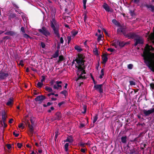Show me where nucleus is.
I'll list each match as a JSON object with an SVG mask.
<instances>
[{
    "instance_id": "1",
    "label": "nucleus",
    "mask_w": 154,
    "mask_h": 154,
    "mask_svg": "<svg viewBox=\"0 0 154 154\" xmlns=\"http://www.w3.org/2000/svg\"><path fill=\"white\" fill-rule=\"evenodd\" d=\"M151 51H154V48L147 44L142 56L146 65L151 71L154 72V53H152Z\"/></svg>"
},
{
    "instance_id": "2",
    "label": "nucleus",
    "mask_w": 154,
    "mask_h": 154,
    "mask_svg": "<svg viewBox=\"0 0 154 154\" xmlns=\"http://www.w3.org/2000/svg\"><path fill=\"white\" fill-rule=\"evenodd\" d=\"M84 60L82 58L79 56L75 60H73L72 62V65L77 69V74L78 78L77 81L80 79L86 78L85 74L86 72L85 70L84 65Z\"/></svg>"
},
{
    "instance_id": "3",
    "label": "nucleus",
    "mask_w": 154,
    "mask_h": 154,
    "mask_svg": "<svg viewBox=\"0 0 154 154\" xmlns=\"http://www.w3.org/2000/svg\"><path fill=\"white\" fill-rule=\"evenodd\" d=\"M50 23L51 26L53 30L55 36L59 38L60 36L59 33V23L54 18H52Z\"/></svg>"
},
{
    "instance_id": "4",
    "label": "nucleus",
    "mask_w": 154,
    "mask_h": 154,
    "mask_svg": "<svg viewBox=\"0 0 154 154\" xmlns=\"http://www.w3.org/2000/svg\"><path fill=\"white\" fill-rule=\"evenodd\" d=\"M30 121L32 124V125H30L29 123L28 122L27 123V124L28 125V127L29 128V134L31 136H32L33 134V133H34V118H31L30 119Z\"/></svg>"
},
{
    "instance_id": "5",
    "label": "nucleus",
    "mask_w": 154,
    "mask_h": 154,
    "mask_svg": "<svg viewBox=\"0 0 154 154\" xmlns=\"http://www.w3.org/2000/svg\"><path fill=\"white\" fill-rule=\"evenodd\" d=\"M135 46L137 45L138 44H142L143 43V40L142 38L137 35L135 38Z\"/></svg>"
},
{
    "instance_id": "6",
    "label": "nucleus",
    "mask_w": 154,
    "mask_h": 154,
    "mask_svg": "<svg viewBox=\"0 0 154 154\" xmlns=\"http://www.w3.org/2000/svg\"><path fill=\"white\" fill-rule=\"evenodd\" d=\"M38 31L41 33L47 36L50 35V33L45 27H42L41 29H38Z\"/></svg>"
},
{
    "instance_id": "7",
    "label": "nucleus",
    "mask_w": 154,
    "mask_h": 154,
    "mask_svg": "<svg viewBox=\"0 0 154 154\" xmlns=\"http://www.w3.org/2000/svg\"><path fill=\"white\" fill-rule=\"evenodd\" d=\"M55 83L56 84L54 85L53 88L54 89L57 90H60L62 88V86L61 85L62 82L61 81H56L55 82Z\"/></svg>"
},
{
    "instance_id": "8",
    "label": "nucleus",
    "mask_w": 154,
    "mask_h": 154,
    "mask_svg": "<svg viewBox=\"0 0 154 154\" xmlns=\"http://www.w3.org/2000/svg\"><path fill=\"white\" fill-rule=\"evenodd\" d=\"M103 7L105 10L108 12H113V9L110 8L107 4L104 3L103 5Z\"/></svg>"
},
{
    "instance_id": "9",
    "label": "nucleus",
    "mask_w": 154,
    "mask_h": 154,
    "mask_svg": "<svg viewBox=\"0 0 154 154\" xmlns=\"http://www.w3.org/2000/svg\"><path fill=\"white\" fill-rule=\"evenodd\" d=\"M142 111L146 116H148L150 114L154 112L153 109L148 110L146 109H143V110Z\"/></svg>"
},
{
    "instance_id": "10",
    "label": "nucleus",
    "mask_w": 154,
    "mask_h": 154,
    "mask_svg": "<svg viewBox=\"0 0 154 154\" xmlns=\"http://www.w3.org/2000/svg\"><path fill=\"white\" fill-rule=\"evenodd\" d=\"M45 99V97L43 95L38 96L35 99V100L36 101H40L41 102Z\"/></svg>"
},
{
    "instance_id": "11",
    "label": "nucleus",
    "mask_w": 154,
    "mask_h": 154,
    "mask_svg": "<svg viewBox=\"0 0 154 154\" xmlns=\"http://www.w3.org/2000/svg\"><path fill=\"white\" fill-rule=\"evenodd\" d=\"M120 27L117 30V32L118 33H122L123 34H125V29L126 28L124 27H122L120 26Z\"/></svg>"
},
{
    "instance_id": "12",
    "label": "nucleus",
    "mask_w": 154,
    "mask_h": 154,
    "mask_svg": "<svg viewBox=\"0 0 154 154\" xmlns=\"http://www.w3.org/2000/svg\"><path fill=\"white\" fill-rule=\"evenodd\" d=\"M102 85H96L94 86V87L100 92L102 93L103 92V90L102 89Z\"/></svg>"
},
{
    "instance_id": "13",
    "label": "nucleus",
    "mask_w": 154,
    "mask_h": 154,
    "mask_svg": "<svg viewBox=\"0 0 154 154\" xmlns=\"http://www.w3.org/2000/svg\"><path fill=\"white\" fill-rule=\"evenodd\" d=\"M145 6L152 12H154V6L151 4H146Z\"/></svg>"
},
{
    "instance_id": "14",
    "label": "nucleus",
    "mask_w": 154,
    "mask_h": 154,
    "mask_svg": "<svg viewBox=\"0 0 154 154\" xmlns=\"http://www.w3.org/2000/svg\"><path fill=\"white\" fill-rule=\"evenodd\" d=\"M8 75V73H0V79H5Z\"/></svg>"
},
{
    "instance_id": "15",
    "label": "nucleus",
    "mask_w": 154,
    "mask_h": 154,
    "mask_svg": "<svg viewBox=\"0 0 154 154\" xmlns=\"http://www.w3.org/2000/svg\"><path fill=\"white\" fill-rule=\"evenodd\" d=\"M102 63H105L108 60V58L107 57V56L106 54H104L102 56Z\"/></svg>"
},
{
    "instance_id": "16",
    "label": "nucleus",
    "mask_w": 154,
    "mask_h": 154,
    "mask_svg": "<svg viewBox=\"0 0 154 154\" xmlns=\"http://www.w3.org/2000/svg\"><path fill=\"white\" fill-rule=\"evenodd\" d=\"M137 35L134 33H129L127 35L128 37L131 38H135L137 36Z\"/></svg>"
},
{
    "instance_id": "17",
    "label": "nucleus",
    "mask_w": 154,
    "mask_h": 154,
    "mask_svg": "<svg viewBox=\"0 0 154 154\" xmlns=\"http://www.w3.org/2000/svg\"><path fill=\"white\" fill-rule=\"evenodd\" d=\"M13 100L12 98H9L8 100V102L6 103V105L9 106H11L13 104Z\"/></svg>"
},
{
    "instance_id": "18",
    "label": "nucleus",
    "mask_w": 154,
    "mask_h": 154,
    "mask_svg": "<svg viewBox=\"0 0 154 154\" xmlns=\"http://www.w3.org/2000/svg\"><path fill=\"white\" fill-rule=\"evenodd\" d=\"M56 117L54 120H60L61 119V114L60 112H57L55 115Z\"/></svg>"
},
{
    "instance_id": "19",
    "label": "nucleus",
    "mask_w": 154,
    "mask_h": 154,
    "mask_svg": "<svg viewBox=\"0 0 154 154\" xmlns=\"http://www.w3.org/2000/svg\"><path fill=\"white\" fill-rule=\"evenodd\" d=\"M117 44H118L119 46L121 47H123L125 44L124 42H120L119 41H117Z\"/></svg>"
},
{
    "instance_id": "20",
    "label": "nucleus",
    "mask_w": 154,
    "mask_h": 154,
    "mask_svg": "<svg viewBox=\"0 0 154 154\" xmlns=\"http://www.w3.org/2000/svg\"><path fill=\"white\" fill-rule=\"evenodd\" d=\"M5 112V111L2 113V121L1 122H4L6 120Z\"/></svg>"
},
{
    "instance_id": "21",
    "label": "nucleus",
    "mask_w": 154,
    "mask_h": 154,
    "mask_svg": "<svg viewBox=\"0 0 154 154\" xmlns=\"http://www.w3.org/2000/svg\"><path fill=\"white\" fill-rule=\"evenodd\" d=\"M74 48L79 52H80L82 50V48L78 45L75 46L74 47Z\"/></svg>"
},
{
    "instance_id": "22",
    "label": "nucleus",
    "mask_w": 154,
    "mask_h": 154,
    "mask_svg": "<svg viewBox=\"0 0 154 154\" xmlns=\"http://www.w3.org/2000/svg\"><path fill=\"white\" fill-rule=\"evenodd\" d=\"M112 21V23L116 26H120V24L119 23L116 21L115 19H113Z\"/></svg>"
},
{
    "instance_id": "23",
    "label": "nucleus",
    "mask_w": 154,
    "mask_h": 154,
    "mask_svg": "<svg viewBox=\"0 0 154 154\" xmlns=\"http://www.w3.org/2000/svg\"><path fill=\"white\" fill-rule=\"evenodd\" d=\"M93 52L94 54L96 55H99L98 50L96 47L93 49Z\"/></svg>"
},
{
    "instance_id": "24",
    "label": "nucleus",
    "mask_w": 154,
    "mask_h": 154,
    "mask_svg": "<svg viewBox=\"0 0 154 154\" xmlns=\"http://www.w3.org/2000/svg\"><path fill=\"white\" fill-rule=\"evenodd\" d=\"M45 89L48 92H51L53 91L52 89L51 88L48 86H46L45 88Z\"/></svg>"
},
{
    "instance_id": "25",
    "label": "nucleus",
    "mask_w": 154,
    "mask_h": 154,
    "mask_svg": "<svg viewBox=\"0 0 154 154\" xmlns=\"http://www.w3.org/2000/svg\"><path fill=\"white\" fill-rule=\"evenodd\" d=\"M15 32L12 31H8L7 32L5 33V35H12L15 34Z\"/></svg>"
},
{
    "instance_id": "26",
    "label": "nucleus",
    "mask_w": 154,
    "mask_h": 154,
    "mask_svg": "<svg viewBox=\"0 0 154 154\" xmlns=\"http://www.w3.org/2000/svg\"><path fill=\"white\" fill-rule=\"evenodd\" d=\"M127 137L126 136L122 137L121 138L122 142L123 143H125L126 141Z\"/></svg>"
},
{
    "instance_id": "27",
    "label": "nucleus",
    "mask_w": 154,
    "mask_h": 154,
    "mask_svg": "<svg viewBox=\"0 0 154 154\" xmlns=\"http://www.w3.org/2000/svg\"><path fill=\"white\" fill-rule=\"evenodd\" d=\"M101 74L99 76V78L101 79L103 78V76L104 75V70L103 69H102L101 70Z\"/></svg>"
},
{
    "instance_id": "28",
    "label": "nucleus",
    "mask_w": 154,
    "mask_h": 154,
    "mask_svg": "<svg viewBox=\"0 0 154 154\" xmlns=\"http://www.w3.org/2000/svg\"><path fill=\"white\" fill-rule=\"evenodd\" d=\"M59 52L58 51H57L53 55L52 57L54 58L57 57L59 55Z\"/></svg>"
},
{
    "instance_id": "29",
    "label": "nucleus",
    "mask_w": 154,
    "mask_h": 154,
    "mask_svg": "<svg viewBox=\"0 0 154 154\" xmlns=\"http://www.w3.org/2000/svg\"><path fill=\"white\" fill-rule=\"evenodd\" d=\"M149 38L150 40L154 43V33L151 34L149 36Z\"/></svg>"
},
{
    "instance_id": "30",
    "label": "nucleus",
    "mask_w": 154,
    "mask_h": 154,
    "mask_svg": "<svg viewBox=\"0 0 154 154\" xmlns=\"http://www.w3.org/2000/svg\"><path fill=\"white\" fill-rule=\"evenodd\" d=\"M43 85V83H42L41 82H38V83L37 84V87H38V88H41L42 86Z\"/></svg>"
},
{
    "instance_id": "31",
    "label": "nucleus",
    "mask_w": 154,
    "mask_h": 154,
    "mask_svg": "<svg viewBox=\"0 0 154 154\" xmlns=\"http://www.w3.org/2000/svg\"><path fill=\"white\" fill-rule=\"evenodd\" d=\"M69 144L68 143H66L64 145V148L66 151L67 152L68 150V147Z\"/></svg>"
},
{
    "instance_id": "32",
    "label": "nucleus",
    "mask_w": 154,
    "mask_h": 154,
    "mask_svg": "<svg viewBox=\"0 0 154 154\" xmlns=\"http://www.w3.org/2000/svg\"><path fill=\"white\" fill-rule=\"evenodd\" d=\"M117 41H116L115 42H113L112 44V45L113 46H114L116 48H117L118 44H117Z\"/></svg>"
},
{
    "instance_id": "33",
    "label": "nucleus",
    "mask_w": 154,
    "mask_h": 154,
    "mask_svg": "<svg viewBox=\"0 0 154 154\" xmlns=\"http://www.w3.org/2000/svg\"><path fill=\"white\" fill-rule=\"evenodd\" d=\"M23 37L25 38L26 39H28V38H31L30 37L29 35H28V34L26 33H24L23 34Z\"/></svg>"
},
{
    "instance_id": "34",
    "label": "nucleus",
    "mask_w": 154,
    "mask_h": 154,
    "mask_svg": "<svg viewBox=\"0 0 154 154\" xmlns=\"http://www.w3.org/2000/svg\"><path fill=\"white\" fill-rule=\"evenodd\" d=\"M73 140L72 139L71 137H68L66 139L65 141V142H72Z\"/></svg>"
},
{
    "instance_id": "35",
    "label": "nucleus",
    "mask_w": 154,
    "mask_h": 154,
    "mask_svg": "<svg viewBox=\"0 0 154 154\" xmlns=\"http://www.w3.org/2000/svg\"><path fill=\"white\" fill-rule=\"evenodd\" d=\"M87 13L86 12H85L83 15H84V21L85 23L86 22L87 18Z\"/></svg>"
},
{
    "instance_id": "36",
    "label": "nucleus",
    "mask_w": 154,
    "mask_h": 154,
    "mask_svg": "<svg viewBox=\"0 0 154 154\" xmlns=\"http://www.w3.org/2000/svg\"><path fill=\"white\" fill-rule=\"evenodd\" d=\"M59 134V132L58 131H57L55 132V140H56Z\"/></svg>"
},
{
    "instance_id": "37",
    "label": "nucleus",
    "mask_w": 154,
    "mask_h": 154,
    "mask_svg": "<svg viewBox=\"0 0 154 154\" xmlns=\"http://www.w3.org/2000/svg\"><path fill=\"white\" fill-rule=\"evenodd\" d=\"M133 67V65L132 64H130L128 65V68L129 69H131Z\"/></svg>"
},
{
    "instance_id": "38",
    "label": "nucleus",
    "mask_w": 154,
    "mask_h": 154,
    "mask_svg": "<svg viewBox=\"0 0 154 154\" xmlns=\"http://www.w3.org/2000/svg\"><path fill=\"white\" fill-rule=\"evenodd\" d=\"M97 116H95L94 117V120L93 121V123H94L95 122L97 121Z\"/></svg>"
},
{
    "instance_id": "39",
    "label": "nucleus",
    "mask_w": 154,
    "mask_h": 154,
    "mask_svg": "<svg viewBox=\"0 0 154 154\" xmlns=\"http://www.w3.org/2000/svg\"><path fill=\"white\" fill-rule=\"evenodd\" d=\"M67 38L68 40V43L69 44L71 40V37L70 36H69L67 37Z\"/></svg>"
},
{
    "instance_id": "40",
    "label": "nucleus",
    "mask_w": 154,
    "mask_h": 154,
    "mask_svg": "<svg viewBox=\"0 0 154 154\" xmlns=\"http://www.w3.org/2000/svg\"><path fill=\"white\" fill-rule=\"evenodd\" d=\"M78 33V32L76 31H75L72 32V36L74 37Z\"/></svg>"
},
{
    "instance_id": "41",
    "label": "nucleus",
    "mask_w": 154,
    "mask_h": 154,
    "mask_svg": "<svg viewBox=\"0 0 154 154\" xmlns=\"http://www.w3.org/2000/svg\"><path fill=\"white\" fill-rule=\"evenodd\" d=\"M102 38V35L101 34L99 35L98 36L97 38V41L98 42H99L100 40H101V38Z\"/></svg>"
},
{
    "instance_id": "42",
    "label": "nucleus",
    "mask_w": 154,
    "mask_h": 154,
    "mask_svg": "<svg viewBox=\"0 0 154 154\" xmlns=\"http://www.w3.org/2000/svg\"><path fill=\"white\" fill-rule=\"evenodd\" d=\"M19 64L22 66H24V64L23 60H20V63H19Z\"/></svg>"
},
{
    "instance_id": "43",
    "label": "nucleus",
    "mask_w": 154,
    "mask_h": 154,
    "mask_svg": "<svg viewBox=\"0 0 154 154\" xmlns=\"http://www.w3.org/2000/svg\"><path fill=\"white\" fill-rule=\"evenodd\" d=\"M129 82H130V85H136V83H135V82H134L133 81H130Z\"/></svg>"
},
{
    "instance_id": "44",
    "label": "nucleus",
    "mask_w": 154,
    "mask_h": 154,
    "mask_svg": "<svg viewBox=\"0 0 154 154\" xmlns=\"http://www.w3.org/2000/svg\"><path fill=\"white\" fill-rule=\"evenodd\" d=\"M41 77L42 79L41 80V82L43 83V82L45 81V77L43 75H42Z\"/></svg>"
},
{
    "instance_id": "45",
    "label": "nucleus",
    "mask_w": 154,
    "mask_h": 154,
    "mask_svg": "<svg viewBox=\"0 0 154 154\" xmlns=\"http://www.w3.org/2000/svg\"><path fill=\"white\" fill-rule=\"evenodd\" d=\"M41 46L43 48H45V45L44 43L42 42H41Z\"/></svg>"
},
{
    "instance_id": "46",
    "label": "nucleus",
    "mask_w": 154,
    "mask_h": 154,
    "mask_svg": "<svg viewBox=\"0 0 154 154\" xmlns=\"http://www.w3.org/2000/svg\"><path fill=\"white\" fill-rule=\"evenodd\" d=\"M22 146V145L21 143H17V146L19 148H20Z\"/></svg>"
},
{
    "instance_id": "47",
    "label": "nucleus",
    "mask_w": 154,
    "mask_h": 154,
    "mask_svg": "<svg viewBox=\"0 0 154 154\" xmlns=\"http://www.w3.org/2000/svg\"><path fill=\"white\" fill-rule=\"evenodd\" d=\"M18 127L19 128H22V129H23L24 128V127L23 126V124L21 123L18 126Z\"/></svg>"
},
{
    "instance_id": "48",
    "label": "nucleus",
    "mask_w": 154,
    "mask_h": 154,
    "mask_svg": "<svg viewBox=\"0 0 154 154\" xmlns=\"http://www.w3.org/2000/svg\"><path fill=\"white\" fill-rule=\"evenodd\" d=\"M107 50L108 51H110V52H113L114 51L115 49H114L112 48H109L107 49Z\"/></svg>"
},
{
    "instance_id": "49",
    "label": "nucleus",
    "mask_w": 154,
    "mask_h": 154,
    "mask_svg": "<svg viewBox=\"0 0 154 154\" xmlns=\"http://www.w3.org/2000/svg\"><path fill=\"white\" fill-rule=\"evenodd\" d=\"M54 108L53 107H51L50 109H49L48 110V112H51V110H54Z\"/></svg>"
},
{
    "instance_id": "50",
    "label": "nucleus",
    "mask_w": 154,
    "mask_h": 154,
    "mask_svg": "<svg viewBox=\"0 0 154 154\" xmlns=\"http://www.w3.org/2000/svg\"><path fill=\"white\" fill-rule=\"evenodd\" d=\"M5 122H1V123H2V125L3 124L4 125V127H7V125L5 123Z\"/></svg>"
},
{
    "instance_id": "51",
    "label": "nucleus",
    "mask_w": 154,
    "mask_h": 154,
    "mask_svg": "<svg viewBox=\"0 0 154 154\" xmlns=\"http://www.w3.org/2000/svg\"><path fill=\"white\" fill-rule=\"evenodd\" d=\"M59 60L60 61H62L63 59V56H60L59 57Z\"/></svg>"
},
{
    "instance_id": "52",
    "label": "nucleus",
    "mask_w": 154,
    "mask_h": 154,
    "mask_svg": "<svg viewBox=\"0 0 154 154\" xmlns=\"http://www.w3.org/2000/svg\"><path fill=\"white\" fill-rule=\"evenodd\" d=\"M21 31L23 32V33H25V31L24 28V27H22L21 28Z\"/></svg>"
},
{
    "instance_id": "53",
    "label": "nucleus",
    "mask_w": 154,
    "mask_h": 154,
    "mask_svg": "<svg viewBox=\"0 0 154 154\" xmlns=\"http://www.w3.org/2000/svg\"><path fill=\"white\" fill-rule=\"evenodd\" d=\"M66 92H66V91H62L60 92V93L65 95V94H66Z\"/></svg>"
},
{
    "instance_id": "54",
    "label": "nucleus",
    "mask_w": 154,
    "mask_h": 154,
    "mask_svg": "<svg viewBox=\"0 0 154 154\" xmlns=\"http://www.w3.org/2000/svg\"><path fill=\"white\" fill-rule=\"evenodd\" d=\"M13 134L15 135V136L16 137H17L19 135V134H16L15 132V131L14 132H13Z\"/></svg>"
},
{
    "instance_id": "55",
    "label": "nucleus",
    "mask_w": 154,
    "mask_h": 154,
    "mask_svg": "<svg viewBox=\"0 0 154 154\" xmlns=\"http://www.w3.org/2000/svg\"><path fill=\"white\" fill-rule=\"evenodd\" d=\"M60 43L61 44H63V38L62 37H61L60 38Z\"/></svg>"
},
{
    "instance_id": "56",
    "label": "nucleus",
    "mask_w": 154,
    "mask_h": 154,
    "mask_svg": "<svg viewBox=\"0 0 154 154\" xmlns=\"http://www.w3.org/2000/svg\"><path fill=\"white\" fill-rule=\"evenodd\" d=\"M85 126V124H84L81 123L80 124V128H82Z\"/></svg>"
},
{
    "instance_id": "57",
    "label": "nucleus",
    "mask_w": 154,
    "mask_h": 154,
    "mask_svg": "<svg viewBox=\"0 0 154 154\" xmlns=\"http://www.w3.org/2000/svg\"><path fill=\"white\" fill-rule=\"evenodd\" d=\"M140 0H134V2L136 4L138 3L139 2Z\"/></svg>"
},
{
    "instance_id": "58",
    "label": "nucleus",
    "mask_w": 154,
    "mask_h": 154,
    "mask_svg": "<svg viewBox=\"0 0 154 154\" xmlns=\"http://www.w3.org/2000/svg\"><path fill=\"white\" fill-rule=\"evenodd\" d=\"M64 102H62L60 103H58V106L59 107L62 104H63Z\"/></svg>"
},
{
    "instance_id": "59",
    "label": "nucleus",
    "mask_w": 154,
    "mask_h": 154,
    "mask_svg": "<svg viewBox=\"0 0 154 154\" xmlns=\"http://www.w3.org/2000/svg\"><path fill=\"white\" fill-rule=\"evenodd\" d=\"M7 147L8 149H10L11 148V146L10 144H8L7 145Z\"/></svg>"
},
{
    "instance_id": "60",
    "label": "nucleus",
    "mask_w": 154,
    "mask_h": 154,
    "mask_svg": "<svg viewBox=\"0 0 154 154\" xmlns=\"http://www.w3.org/2000/svg\"><path fill=\"white\" fill-rule=\"evenodd\" d=\"M54 80H52L51 81V82H50V85H54Z\"/></svg>"
},
{
    "instance_id": "61",
    "label": "nucleus",
    "mask_w": 154,
    "mask_h": 154,
    "mask_svg": "<svg viewBox=\"0 0 154 154\" xmlns=\"http://www.w3.org/2000/svg\"><path fill=\"white\" fill-rule=\"evenodd\" d=\"M81 151L82 152L85 153V149H82Z\"/></svg>"
},
{
    "instance_id": "62",
    "label": "nucleus",
    "mask_w": 154,
    "mask_h": 154,
    "mask_svg": "<svg viewBox=\"0 0 154 154\" xmlns=\"http://www.w3.org/2000/svg\"><path fill=\"white\" fill-rule=\"evenodd\" d=\"M38 152L39 153H41L42 152V150L41 149H39L38 150Z\"/></svg>"
},
{
    "instance_id": "63",
    "label": "nucleus",
    "mask_w": 154,
    "mask_h": 154,
    "mask_svg": "<svg viewBox=\"0 0 154 154\" xmlns=\"http://www.w3.org/2000/svg\"><path fill=\"white\" fill-rule=\"evenodd\" d=\"M54 93H51L48 94V96L49 97L51 95H54Z\"/></svg>"
},
{
    "instance_id": "64",
    "label": "nucleus",
    "mask_w": 154,
    "mask_h": 154,
    "mask_svg": "<svg viewBox=\"0 0 154 154\" xmlns=\"http://www.w3.org/2000/svg\"><path fill=\"white\" fill-rule=\"evenodd\" d=\"M14 119H11L9 121V122L10 123H11L13 121Z\"/></svg>"
}]
</instances>
